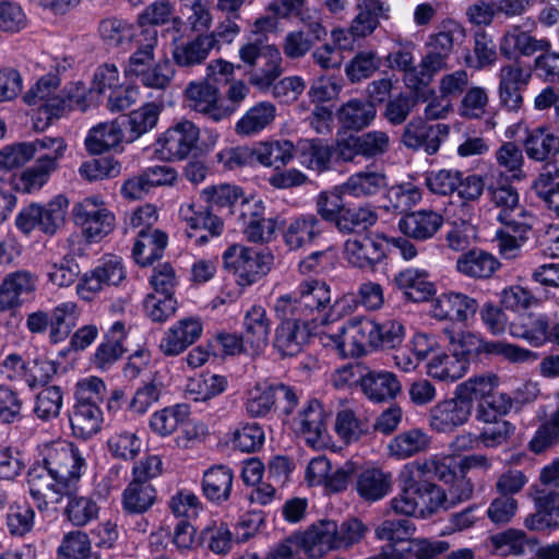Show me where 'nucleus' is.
Here are the masks:
<instances>
[{
  "instance_id": "40",
  "label": "nucleus",
  "mask_w": 559,
  "mask_h": 559,
  "mask_svg": "<svg viewBox=\"0 0 559 559\" xmlns=\"http://www.w3.org/2000/svg\"><path fill=\"white\" fill-rule=\"evenodd\" d=\"M344 259L355 267L373 266L383 257L382 246L368 236L349 238L344 243Z\"/></svg>"
},
{
  "instance_id": "10",
  "label": "nucleus",
  "mask_w": 559,
  "mask_h": 559,
  "mask_svg": "<svg viewBox=\"0 0 559 559\" xmlns=\"http://www.w3.org/2000/svg\"><path fill=\"white\" fill-rule=\"evenodd\" d=\"M68 205L69 201L62 194L56 195L45 206L31 203L17 213L15 226L24 235L36 228L46 235H55L64 222Z\"/></svg>"
},
{
  "instance_id": "46",
  "label": "nucleus",
  "mask_w": 559,
  "mask_h": 559,
  "mask_svg": "<svg viewBox=\"0 0 559 559\" xmlns=\"http://www.w3.org/2000/svg\"><path fill=\"white\" fill-rule=\"evenodd\" d=\"M162 108L160 104L152 102L145 103L139 109L131 111L121 122L124 126L126 141L133 142L154 129Z\"/></svg>"
},
{
  "instance_id": "52",
  "label": "nucleus",
  "mask_w": 559,
  "mask_h": 559,
  "mask_svg": "<svg viewBox=\"0 0 559 559\" xmlns=\"http://www.w3.org/2000/svg\"><path fill=\"white\" fill-rule=\"evenodd\" d=\"M72 489L73 486L62 493L68 498L64 515L74 526H85L97 519L99 507L93 497L79 495Z\"/></svg>"
},
{
  "instance_id": "58",
  "label": "nucleus",
  "mask_w": 559,
  "mask_h": 559,
  "mask_svg": "<svg viewBox=\"0 0 559 559\" xmlns=\"http://www.w3.org/2000/svg\"><path fill=\"white\" fill-rule=\"evenodd\" d=\"M404 487L402 491L390 501L395 513L404 515H420V479L409 472L403 471Z\"/></svg>"
},
{
  "instance_id": "57",
  "label": "nucleus",
  "mask_w": 559,
  "mask_h": 559,
  "mask_svg": "<svg viewBox=\"0 0 559 559\" xmlns=\"http://www.w3.org/2000/svg\"><path fill=\"white\" fill-rule=\"evenodd\" d=\"M156 490L147 481H131L122 493V506L128 513L141 514L155 503Z\"/></svg>"
},
{
  "instance_id": "37",
  "label": "nucleus",
  "mask_w": 559,
  "mask_h": 559,
  "mask_svg": "<svg viewBox=\"0 0 559 559\" xmlns=\"http://www.w3.org/2000/svg\"><path fill=\"white\" fill-rule=\"evenodd\" d=\"M524 148L530 159L549 163L559 155V136L546 127H537L527 132Z\"/></svg>"
},
{
  "instance_id": "61",
  "label": "nucleus",
  "mask_w": 559,
  "mask_h": 559,
  "mask_svg": "<svg viewBox=\"0 0 559 559\" xmlns=\"http://www.w3.org/2000/svg\"><path fill=\"white\" fill-rule=\"evenodd\" d=\"M99 36L110 47L129 44L135 36V27L126 20L107 17L99 22Z\"/></svg>"
},
{
  "instance_id": "5",
  "label": "nucleus",
  "mask_w": 559,
  "mask_h": 559,
  "mask_svg": "<svg viewBox=\"0 0 559 559\" xmlns=\"http://www.w3.org/2000/svg\"><path fill=\"white\" fill-rule=\"evenodd\" d=\"M43 148H53V154L39 155L34 165L25 168L12 177L11 183L14 190L22 193L39 191L59 169L68 145L61 136H43L37 143Z\"/></svg>"
},
{
  "instance_id": "60",
  "label": "nucleus",
  "mask_w": 559,
  "mask_h": 559,
  "mask_svg": "<svg viewBox=\"0 0 559 559\" xmlns=\"http://www.w3.org/2000/svg\"><path fill=\"white\" fill-rule=\"evenodd\" d=\"M347 195L342 189V183L330 190L321 191L314 199L316 215L320 221L336 224L345 203L343 198Z\"/></svg>"
},
{
  "instance_id": "29",
  "label": "nucleus",
  "mask_w": 559,
  "mask_h": 559,
  "mask_svg": "<svg viewBox=\"0 0 559 559\" xmlns=\"http://www.w3.org/2000/svg\"><path fill=\"white\" fill-rule=\"evenodd\" d=\"M551 48L548 39H537L528 32L522 31L520 26H512L499 41L500 53L509 61L519 59L520 56L531 57L539 50Z\"/></svg>"
},
{
  "instance_id": "42",
  "label": "nucleus",
  "mask_w": 559,
  "mask_h": 559,
  "mask_svg": "<svg viewBox=\"0 0 559 559\" xmlns=\"http://www.w3.org/2000/svg\"><path fill=\"white\" fill-rule=\"evenodd\" d=\"M355 488L365 501L381 500L392 489V475L380 468H366L357 475Z\"/></svg>"
},
{
  "instance_id": "53",
  "label": "nucleus",
  "mask_w": 559,
  "mask_h": 559,
  "mask_svg": "<svg viewBox=\"0 0 559 559\" xmlns=\"http://www.w3.org/2000/svg\"><path fill=\"white\" fill-rule=\"evenodd\" d=\"M377 222L378 213L370 204L355 207L345 206L335 227L342 234H353L367 230Z\"/></svg>"
},
{
  "instance_id": "3",
  "label": "nucleus",
  "mask_w": 559,
  "mask_h": 559,
  "mask_svg": "<svg viewBox=\"0 0 559 559\" xmlns=\"http://www.w3.org/2000/svg\"><path fill=\"white\" fill-rule=\"evenodd\" d=\"M465 37V29L455 21H443L425 43L420 60L419 82L428 86L436 74L448 68V61L456 44Z\"/></svg>"
},
{
  "instance_id": "16",
  "label": "nucleus",
  "mask_w": 559,
  "mask_h": 559,
  "mask_svg": "<svg viewBox=\"0 0 559 559\" xmlns=\"http://www.w3.org/2000/svg\"><path fill=\"white\" fill-rule=\"evenodd\" d=\"M199 128L189 120H182L168 128L158 139L159 152L169 160H181L198 148Z\"/></svg>"
},
{
  "instance_id": "26",
  "label": "nucleus",
  "mask_w": 559,
  "mask_h": 559,
  "mask_svg": "<svg viewBox=\"0 0 559 559\" xmlns=\"http://www.w3.org/2000/svg\"><path fill=\"white\" fill-rule=\"evenodd\" d=\"M478 309L475 298L463 293L448 292L439 295L432 304V316L438 320L465 323Z\"/></svg>"
},
{
  "instance_id": "62",
  "label": "nucleus",
  "mask_w": 559,
  "mask_h": 559,
  "mask_svg": "<svg viewBox=\"0 0 559 559\" xmlns=\"http://www.w3.org/2000/svg\"><path fill=\"white\" fill-rule=\"evenodd\" d=\"M473 53L474 57H465V62L469 68L480 70L492 67L496 63L498 59L496 45L491 36L485 31H477L475 33Z\"/></svg>"
},
{
  "instance_id": "51",
  "label": "nucleus",
  "mask_w": 559,
  "mask_h": 559,
  "mask_svg": "<svg viewBox=\"0 0 559 559\" xmlns=\"http://www.w3.org/2000/svg\"><path fill=\"white\" fill-rule=\"evenodd\" d=\"M255 160L266 167H284L296 156V145L289 140L259 143L254 147Z\"/></svg>"
},
{
  "instance_id": "14",
  "label": "nucleus",
  "mask_w": 559,
  "mask_h": 559,
  "mask_svg": "<svg viewBox=\"0 0 559 559\" xmlns=\"http://www.w3.org/2000/svg\"><path fill=\"white\" fill-rule=\"evenodd\" d=\"M472 411L473 403L455 390L453 397L439 401L429 409L428 425L438 433H451L468 421Z\"/></svg>"
},
{
  "instance_id": "63",
  "label": "nucleus",
  "mask_w": 559,
  "mask_h": 559,
  "mask_svg": "<svg viewBox=\"0 0 559 559\" xmlns=\"http://www.w3.org/2000/svg\"><path fill=\"white\" fill-rule=\"evenodd\" d=\"M499 384V378L493 373H485L469 378L456 386L457 394L463 399L485 401L493 393Z\"/></svg>"
},
{
  "instance_id": "22",
  "label": "nucleus",
  "mask_w": 559,
  "mask_h": 559,
  "mask_svg": "<svg viewBox=\"0 0 559 559\" xmlns=\"http://www.w3.org/2000/svg\"><path fill=\"white\" fill-rule=\"evenodd\" d=\"M271 326L272 321L263 306L252 305L245 311L241 333L250 356H257L266 348Z\"/></svg>"
},
{
  "instance_id": "7",
  "label": "nucleus",
  "mask_w": 559,
  "mask_h": 559,
  "mask_svg": "<svg viewBox=\"0 0 559 559\" xmlns=\"http://www.w3.org/2000/svg\"><path fill=\"white\" fill-rule=\"evenodd\" d=\"M454 352L459 357L480 358L481 356H502L510 362L535 361L537 354L518 345L501 341H486L472 332H462L451 340Z\"/></svg>"
},
{
  "instance_id": "18",
  "label": "nucleus",
  "mask_w": 559,
  "mask_h": 559,
  "mask_svg": "<svg viewBox=\"0 0 559 559\" xmlns=\"http://www.w3.org/2000/svg\"><path fill=\"white\" fill-rule=\"evenodd\" d=\"M37 287V276L28 270L8 273L0 284V310H14L32 299Z\"/></svg>"
},
{
  "instance_id": "50",
  "label": "nucleus",
  "mask_w": 559,
  "mask_h": 559,
  "mask_svg": "<svg viewBox=\"0 0 559 559\" xmlns=\"http://www.w3.org/2000/svg\"><path fill=\"white\" fill-rule=\"evenodd\" d=\"M468 369V361L454 354L435 355L427 364V373L437 380L454 382L461 379Z\"/></svg>"
},
{
  "instance_id": "9",
  "label": "nucleus",
  "mask_w": 559,
  "mask_h": 559,
  "mask_svg": "<svg viewBox=\"0 0 559 559\" xmlns=\"http://www.w3.org/2000/svg\"><path fill=\"white\" fill-rule=\"evenodd\" d=\"M273 310L280 321L274 333V348L282 357L299 354L318 326L276 301H274Z\"/></svg>"
},
{
  "instance_id": "36",
  "label": "nucleus",
  "mask_w": 559,
  "mask_h": 559,
  "mask_svg": "<svg viewBox=\"0 0 559 559\" xmlns=\"http://www.w3.org/2000/svg\"><path fill=\"white\" fill-rule=\"evenodd\" d=\"M360 388L370 401L380 403L394 399L401 383L390 371H368L360 376Z\"/></svg>"
},
{
  "instance_id": "64",
  "label": "nucleus",
  "mask_w": 559,
  "mask_h": 559,
  "mask_svg": "<svg viewBox=\"0 0 559 559\" xmlns=\"http://www.w3.org/2000/svg\"><path fill=\"white\" fill-rule=\"evenodd\" d=\"M174 75L175 69L168 59H164L153 67L135 70V76L145 87L158 91L166 90L170 85Z\"/></svg>"
},
{
  "instance_id": "11",
  "label": "nucleus",
  "mask_w": 559,
  "mask_h": 559,
  "mask_svg": "<svg viewBox=\"0 0 559 559\" xmlns=\"http://www.w3.org/2000/svg\"><path fill=\"white\" fill-rule=\"evenodd\" d=\"M496 219L501 224V228L496 231L500 254L506 259L516 258L528 240L536 221L535 216L521 206L509 213L497 214Z\"/></svg>"
},
{
  "instance_id": "34",
  "label": "nucleus",
  "mask_w": 559,
  "mask_h": 559,
  "mask_svg": "<svg viewBox=\"0 0 559 559\" xmlns=\"http://www.w3.org/2000/svg\"><path fill=\"white\" fill-rule=\"evenodd\" d=\"M535 513L524 520L531 531L559 528V491L540 490L534 499Z\"/></svg>"
},
{
  "instance_id": "21",
  "label": "nucleus",
  "mask_w": 559,
  "mask_h": 559,
  "mask_svg": "<svg viewBox=\"0 0 559 559\" xmlns=\"http://www.w3.org/2000/svg\"><path fill=\"white\" fill-rule=\"evenodd\" d=\"M323 233L320 218L313 213L289 217L283 227V241L290 251L310 247Z\"/></svg>"
},
{
  "instance_id": "41",
  "label": "nucleus",
  "mask_w": 559,
  "mask_h": 559,
  "mask_svg": "<svg viewBox=\"0 0 559 559\" xmlns=\"http://www.w3.org/2000/svg\"><path fill=\"white\" fill-rule=\"evenodd\" d=\"M386 186V176L383 173L366 169L350 175L342 183V189L348 197L366 199L379 194Z\"/></svg>"
},
{
  "instance_id": "4",
  "label": "nucleus",
  "mask_w": 559,
  "mask_h": 559,
  "mask_svg": "<svg viewBox=\"0 0 559 559\" xmlns=\"http://www.w3.org/2000/svg\"><path fill=\"white\" fill-rule=\"evenodd\" d=\"M238 53L242 63L250 68L249 83L261 92L270 91L284 72L280 49L261 38L241 45Z\"/></svg>"
},
{
  "instance_id": "35",
  "label": "nucleus",
  "mask_w": 559,
  "mask_h": 559,
  "mask_svg": "<svg viewBox=\"0 0 559 559\" xmlns=\"http://www.w3.org/2000/svg\"><path fill=\"white\" fill-rule=\"evenodd\" d=\"M356 15L350 21L366 38L390 19L391 5L385 0H355Z\"/></svg>"
},
{
  "instance_id": "45",
  "label": "nucleus",
  "mask_w": 559,
  "mask_h": 559,
  "mask_svg": "<svg viewBox=\"0 0 559 559\" xmlns=\"http://www.w3.org/2000/svg\"><path fill=\"white\" fill-rule=\"evenodd\" d=\"M212 49V37L199 34L192 40L176 43L171 48V57L178 67L190 68L203 63Z\"/></svg>"
},
{
  "instance_id": "54",
  "label": "nucleus",
  "mask_w": 559,
  "mask_h": 559,
  "mask_svg": "<svg viewBox=\"0 0 559 559\" xmlns=\"http://www.w3.org/2000/svg\"><path fill=\"white\" fill-rule=\"evenodd\" d=\"M376 114L374 104L355 98L340 108L338 119L346 129L361 130L372 122Z\"/></svg>"
},
{
  "instance_id": "15",
  "label": "nucleus",
  "mask_w": 559,
  "mask_h": 559,
  "mask_svg": "<svg viewBox=\"0 0 559 559\" xmlns=\"http://www.w3.org/2000/svg\"><path fill=\"white\" fill-rule=\"evenodd\" d=\"M179 216L187 224V236L197 246H203L210 238L218 237L223 233V221L207 207L198 206L194 202L181 204Z\"/></svg>"
},
{
  "instance_id": "27",
  "label": "nucleus",
  "mask_w": 559,
  "mask_h": 559,
  "mask_svg": "<svg viewBox=\"0 0 559 559\" xmlns=\"http://www.w3.org/2000/svg\"><path fill=\"white\" fill-rule=\"evenodd\" d=\"M392 283L406 300L413 302L428 301L437 292L429 273L416 267L400 271L394 275Z\"/></svg>"
},
{
  "instance_id": "19",
  "label": "nucleus",
  "mask_w": 559,
  "mask_h": 559,
  "mask_svg": "<svg viewBox=\"0 0 559 559\" xmlns=\"http://www.w3.org/2000/svg\"><path fill=\"white\" fill-rule=\"evenodd\" d=\"M60 80L56 74H46L24 95L29 106H35L47 119L64 112V95L59 90Z\"/></svg>"
},
{
  "instance_id": "20",
  "label": "nucleus",
  "mask_w": 559,
  "mask_h": 559,
  "mask_svg": "<svg viewBox=\"0 0 559 559\" xmlns=\"http://www.w3.org/2000/svg\"><path fill=\"white\" fill-rule=\"evenodd\" d=\"M128 333L129 329L123 321L114 322L104 333L102 342L92 355V366L103 372L110 370L127 352L124 343Z\"/></svg>"
},
{
  "instance_id": "49",
  "label": "nucleus",
  "mask_w": 559,
  "mask_h": 559,
  "mask_svg": "<svg viewBox=\"0 0 559 559\" xmlns=\"http://www.w3.org/2000/svg\"><path fill=\"white\" fill-rule=\"evenodd\" d=\"M49 317V340L51 343L57 344L64 341L71 334L78 323L80 310L75 302L64 301L52 308Z\"/></svg>"
},
{
  "instance_id": "17",
  "label": "nucleus",
  "mask_w": 559,
  "mask_h": 559,
  "mask_svg": "<svg viewBox=\"0 0 559 559\" xmlns=\"http://www.w3.org/2000/svg\"><path fill=\"white\" fill-rule=\"evenodd\" d=\"M450 132V128L444 123L429 124L421 118L412 119L404 128L401 142L407 148L423 150L429 155L436 154L442 141Z\"/></svg>"
},
{
  "instance_id": "44",
  "label": "nucleus",
  "mask_w": 559,
  "mask_h": 559,
  "mask_svg": "<svg viewBox=\"0 0 559 559\" xmlns=\"http://www.w3.org/2000/svg\"><path fill=\"white\" fill-rule=\"evenodd\" d=\"M233 480L234 474L229 467L212 466L203 474L202 492L211 502L222 504L230 497Z\"/></svg>"
},
{
  "instance_id": "23",
  "label": "nucleus",
  "mask_w": 559,
  "mask_h": 559,
  "mask_svg": "<svg viewBox=\"0 0 559 559\" xmlns=\"http://www.w3.org/2000/svg\"><path fill=\"white\" fill-rule=\"evenodd\" d=\"M450 548L445 540L412 538L405 549H397L395 545L388 544L380 550L365 559H437Z\"/></svg>"
},
{
  "instance_id": "28",
  "label": "nucleus",
  "mask_w": 559,
  "mask_h": 559,
  "mask_svg": "<svg viewBox=\"0 0 559 559\" xmlns=\"http://www.w3.org/2000/svg\"><path fill=\"white\" fill-rule=\"evenodd\" d=\"M329 412L318 400H310L294 421L296 431L312 447L319 444L326 433Z\"/></svg>"
},
{
  "instance_id": "47",
  "label": "nucleus",
  "mask_w": 559,
  "mask_h": 559,
  "mask_svg": "<svg viewBox=\"0 0 559 559\" xmlns=\"http://www.w3.org/2000/svg\"><path fill=\"white\" fill-rule=\"evenodd\" d=\"M276 117V107L270 102H260L250 107L236 122L235 132L241 136H252L266 129Z\"/></svg>"
},
{
  "instance_id": "59",
  "label": "nucleus",
  "mask_w": 559,
  "mask_h": 559,
  "mask_svg": "<svg viewBox=\"0 0 559 559\" xmlns=\"http://www.w3.org/2000/svg\"><path fill=\"white\" fill-rule=\"evenodd\" d=\"M63 390L59 385L43 388L34 399L35 417L44 423L58 418L63 406Z\"/></svg>"
},
{
  "instance_id": "48",
  "label": "nucleus",
  "mask_w": 559,
  "mask_h": 559,
  "mask_svg": "<svg viewBox=\"0 0 559 559\" xmlns=\"http://www.w3.org/2000/svg\"><path fill=\"white\" fill-rule=\"evenodd\" d=\"M126 140V131L118 120L99 123L92 128L85 139L86 150L92 154H102L116 147Z\"/></svg>"
},
{
  "instance_id": "24",
  "label": "nucleus",
  "mask_w": 559,
  "mask_h": 559,
  "mask_svg": "<svg viewBox=\"0 0 559 559\" xmlns=\"http://www.w3.org/2000/svg\"><path fill=\"white\" fill-rule=\"evenodd\" d=\"M202 332L203 324L199 318H183L164 333L159 349L166 356H178L195 343Z\"/></svg>"
},
{
  "instance_id": "38",
  "label": "nucleus",
  "mask_w": 559,
  "mask_h": 559,
  "mask_svg": "<svg viewBox=\"0 0 559 559\" xmlns=\"http://www.w3.org/2000/svg\"><path fill=\"white\" fill-rule=\"evenodd\" d=\"M72 433L76 438L88 439L96 435L102 427L103 412L94 403L76 402L69 414Z\"/></svg>"
},
{
  "instance_id": "32",
  "label": "nucleus",
  "mask_w": 559,
  "mask_h": 559,
  "mask_svg": "<svg viewBox=\"0 0 559 559\" xmlns=\"http://www.w3.org/2000/svg\"><path fill=\"white\" fill-rule=\"evenodd\" d=\"M185 94L190 107L213 121H221L228 116V110L218 104V90L209 82H191Z\"/></svg>"
},
{
  "instance_id": "39",
  "label": "nucleus",
  "mask_w": 559,
  "mask_h": 559,
  "mask_svg": "<svg viewBox=\"0 0 559 559\" xmlns=\"http://www.w3.org/2000/svg\"><path fill=\"white\" fill-rule=\"evenodd\" d=\"M499 267L497 258L481 249H472L456 260L457 272L475 280L489 278Z\"/></svg>"
},
{
  "instance_id": "56",
  "label": "nucleus",
  "mask_w": 559,
  "mask_h": 559,
  "mask_svg": "<svg viewBox=\"0 0 559 559\" xmlns=\"http://www.w3.org/2000/svg\"><path fill=\"white\" fill-rule=\"evenodd\" d=\"M189 416L190 406L188 404H176L155 412L151 416L150 427L158 436H170Z\"/></svg>"
},
{
  "instance_id": "31",
  "label": "nucleus",
  "mask_w": 559,
  "mask_h": 559,
  "mask_svg": "<svg viewBox=\"0 0 559 559\" xmlns=\"http://www.w3.org/2000/svg\"><path fill=\"white\" fill-rule=\"evenodd\" d=\"M443 216L431 210H418L403 215L399 229L408 238L425 241L432 238L443 225Z\"/></svg>"
},
{
  "instance_id": "33",
  "label": "nucleus",
  "mask_w": 559,
  "mask_h": 559,
  "mask_svg": "<svg viewBox=\"0 0 559 559\" xmlns=\"http://www.w3.org/2000/svg\"><path fill=\"white\" fill-rule=\"evenodd\" d=\"M334 147L325 140L300 139L296 144V156L305 168L322 174L332 168Z\"/></svg>"
},
{
  "instance_id": "1",
  "label": "nucleus",
  "mask_w": 559,
  "mask_h": 559,
  "mask_svg": "<svg viewBox=\"0 0 559 559\" xmlns=\"http://www.w3.org/2000/svg\"><path fill=\"white\" fill-rule=\"evenodd\" d=\"M41 460L28 471L29 493L36 500L46 491L62 495L81 478L86 462L81 451L71 442L55 441L44 445Z\"/></svg>"
},
{
  "instance_id": "25",
  "label": "nucleus",
  "mask_w": 559,
  "mask_h": 559,
  "mask_svg": "<svg viewBox=\"0 0 559 559\" xmlns=\"http://www.w3.org/2000/svg\"><path fill=\"white\" fill-rule=\"evenodd\" d=\"M336 521L319 520L306 531L299 532L301 550L312 559H320L332 550H337L335 534Z\"/></svg>"
},
{
  "instance_id": "8",
  "label": "nucleus",
  "mask_w": 559,
  "mask_h": 559,
  "mask_svg": "<svg viewBox=\"0 0 559 559\" xmlns=\"http://www.w3.org/2000/svg\"><path fill=\"white\" fill-rule=\"evenodd\" d=\"M224 265L242 287L251 286L266 275L274 262L269 250H255L242 245L229 246L223 254Z\"/></svg>"
},
{
  "instance_id": "13",
  "label": "nucleus",
  "mask_w": 559,
  "mask_h": 559,
  "mask_svg": "<svg viewBox=\"0 0 559 559\" xmlns=\"http://www.w3.org/2000/svg\"><path fill=\"white\" fill-rule=\"evenodd\" d=\"M500 105L509 111H518L523 105L522 93L531 79V67L520 59L502 64L497 73Z\"/></svg>"
},
{
  "instance_id": "12",
  "label": "nucleus",
  "mask_w": 559,
  "mask_h": 559,
  "mask_svg": "<svg viewBox=\"0 0 559 559\" xmlns=\"http://www.w3.org/2000/svg\"><path fill=\"white\" fill-rule=\"evenodd\" d=\"M74 222L82 227L88 242H98L115 228V215L99 197H87L72 210Z\"/></svg>"
},
{
  "instance_id": "2",
  "label": "nucleus",
  "mask_w": 559,
  "mask_h": 559,
  "mask_svg": "<svg viewBox=\"0 0 559 559\" xmlns=\"http://www.w3.org/2000/svg\"><path fill=\"white\" fill-rule=\"evenodd\" d=\"M275 301L318 328L353 312L356 302L354 297L344 296L332 304L331 288L320 280L302 281L296 290Z\"/></svg>"
},
{
  "instance_id": "55",
  "label": "nucleus",
  "mask_w": 559,
  "mask_h": 559,
  "mask_svg": "<svg viewBox=\"0 0 559 559\" xmlns=\"http://www.w3.org/2000/svg\"><path fill=\"white\" fill-rule=\"evenodd\" d=\"M430 443V437L423 429L412 428L395 436L389 444L392 456L407 459L425 451Z\"/></svg>"
},
{
  "instance_id": "6",
  "label": "nucleus",
  "mask_w": 559,
  "mask_h": 559,
  "mask_svg": "<svg viewBox=\"0 0 559 559\" xmlns=\"http://www.w3.org/2000/svg\"><path fill=\"white\" fill-rule=\"evenodd\" d=\"M376 321L367 318L350 319L335 333L324 334V346H332L342 357H359L369 348H376Z\"/></svg>"
},
{
  "instance_id": "43",
  "label": "nucleus",
  "mask_w": 559,
  "mask_h": 559,
  "mask_svg": "<svg viewBox=\"0 0 559 559\" xmlns=\"http://www.w3.org/2000/svg\"><path fill=\"white\" fill-rule=\"evenodd\" d=\"M167 242L168 237L162 230L138 231L132 257L141 266L151 265L163 257Z\"/></svg>"
},
{
  "instance_id": "30",
  "label": "nucleus",
  "mask_w": 559,
  "mask_h": 559,
  "mask_svg": "<svg viewBox=\"0 0 559 559\" xmlns=\"http://www.w3.org/2000/svg\"><path fill=\"white\" fill-rule=\"evenodd\" d=\"M405 471L421 479L437 478L445 485L461 473L460 460L451 455H432L405 465Z\"/></svg>"
}]
</instances>
